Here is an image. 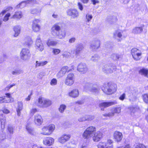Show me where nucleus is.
<instances>
[{"label":"nucleus","mask_w":148,"mask_h":148,"mask_svg":"<svg viewBox=\"0 0 148 148\" xmlns=\"http://www.w3.org/2000/svg\"><path fill=\"white\" fill-rule=\"evenodd\" d=\"M96 128L93 126L87 127L82 134L83 137L85 139H89L92 137L93 141L97 142L100 141L103 137V134L100 131L95 132Z\"/></svg>","instance_id":"nucleus-1"},{"label":"nucleus","mask_w":148,"mask_h":148,"mask_svg":"<svg viewBox=\"0 0 148 148\" xmlns=\"http://www.w3.org/2000/svg\"><path fill=\"white\" fill-rule=\"evenodd\" d=\"M60 26L55 24L51 28V33L53 36L57 37L58 38L62 39L65 37L66 32L65 30L60 31Z\"/></svg>","instance_id":"nucleus-2"},{"label":"nucleus","mask_w":148,"mask_h":148,"mask_svg":"<svg viewBox=\"0 0 148 148\" xmlns=\"http://www.w3.org/2000/svg\"><path fill=\"white\" fill-rule=\"evenodd\" d=\"M51 103V100L41 97L38 98L36 103V105L40 108H47Z\"/></svg>","instance_id":"nucleus-3"},{"label":"nucleus","mask_w":148,"mask_h":148,"mask_svg":"<svg viewBox=\"0 0 148 148\" xmlns=\"http://www.w3.org/2000/svg\"><path fill=\"white\" fill-rule=\"evenodd\" d=\"M10 112V111L5 108L3 110H0V121L1 127L2 129L5 128L6 122L5 117L3 113L7 114L9 113Z\"/></svg>","instance_id":"nucleus-4"},{"label":"nucleus","mask_w":148,"mask_h":148,"mask_svg":"<svg viewBox=\"0 0 148 148\" xmlns=\"http://www.w3.org/2000/svg\"><path fill=\"white\" fill-rule=\"evenodd\" d=\"M107 88H104V89L102 88V90L106 93L110 94L116 91L117 86L116 84L109 83L107 84Z\"/></svg>","instance_id":"nucleus-5"},{"label":"nucleus","mask_w":148,"mask_h":148,"mask_svg":"<svg viewBox=\"0 0 148 148\" xmlns=\"http://www.w3.org/2000/svg\"><path fill=\"white\" fill-rule=\"evenodd\" d=\"M116 69V66H113L112 64H105L102 67V71L104 73L107 74L112 73L113 71H115Z\"/></svg>","instance_id":"nucleus-6"},{"label":"nucleus","mask_w":148,"mask_h":148,"mask_svg":"<svg viewBox=\"0 0 148 148\" xmlns=\"http://www.w3.org/2000/svg\"><path fill=\"white\" fill-rule=\"evenodd\" d=\"M31 54L29 50L26 48H23L20 53L21 59L24 60H27L30 58Z\"/></svg>","instance_id":"nucleus-7"},{"label":"nucleus","mask_w":148,"mask_h":148,"mask_svg":"<svg viewBox=\"0 0 148 148\" xmlns=\"http://www.w3.org/2000/svg\"><path fill=\"white\" fill-rule=\"evenodd\" d=\"M93 85H94L92 83L90 82H86L84 86V90L86 92L90 90L93 93H97L99 91V90L97 88L95 87H91Z\"/></svg>","instance_id":"nucleus-8"},{"label":"nucleus","mask_w":148,"mask_h":148,"mask_svg":"<svg viewBox=\"0 0 148 148\" xmlns=\"http://www.w3.org/2000/svg\"><path fill=\"white\" fill-rule=\"evenodd\" d=\"M39 3L36 0H28L25 1L21 2L19 4L17 5L16 7V8H22L25 7L27 5L29 4L31 5H33L35 4H38Z\"/></svg>","instance_id":"nucleus-9"},{"label":"nucleus","mask_w":148,"mask_h":148,"mask_svg":"<svg viewBox=\"0 0 148 148\" xmlns=\"http://www.w3.org/2000/svg\"><path fill=\"white\" fill-rule=\"evenodd\" d=\"M131 53L134 59L136 60H140L142 54L141 52L136 48H134L131 50Z\"/></svg>","instance_id":"nucleus-10"},{"label":"nucleus","mask_w":148,"mask_h":148,"mask_svg":"<svg viewBox=\"0 0 148 148\" xmlns=\"http://www.w3.org/2000/svg\"><path fill=\"white\" fill-rule=\"evenodd\" d=\"M75 76L74 74L70 73L68 74L65 82V84L67 86H71L74 83Z\"/></svg>","instance_id":"nucleus-11"},{"label":"nucleus","mask_w":148,"mask_h":148,"mask_svg":"<svg viewBox=\"0 0 148 148\" xmlns=\"http://www.w3.org/2000/svg\"><path fill=\"white\" fill-rule=\"evenodd\" d=\"M40 22L39 19H35L32 22V28L33 31L34 32H37L39 31L40 29V26L38 24Z\"/></svg>","instance_id":"nucleus-12"},{"label":"nucleus","mask_w":148,"mask_h":148,"mask_svg":"<svg viewBox=\"0 0 148 148\" xmlns=\"http://www.w3.org/2000/svg\"><path fill=\"white\" fill-rule=\"evenodd\" d=\"M88 70V68L86 64L84 63H79L77 67V71L82 74L86 73Z\"/></svg>","instance_id":"nucleus-13"},{"label":"nucleus","mask_w":148,"mask_h":148,"mask_svg":"<svg viewBox=\"0 0 148 148\" xmlns=\"http://www.w3.org/2000/svg\"><path fill=\"white\" fill-rule=\"evenodd\" d=\"M117 102L116 100H114L112 101L103 102L99 104V106L101 110H103L104 108L116 104Z\"/></svg>","instance_id":"nucleus-14"},{"label":"nucleus","mask_w":148,"mask_h":148,"mask_svg":"<svg viewBox=\"0 0 148 148\" xmlns=\"http://www.w3.org/2000/svg\"><path fill=\"white\" fill-rule=\"evenodd\" d=\"M121 108L120 107H115L112 109L111 113L103 114L104 116L110 117L113 116L115 113H119L121 112Z\"/></svg>","instance_id":"nucleus-15"},{"label":"nucleus","mask_w":148,"mask_h":148,"mask_svg":"<svg viewBox=\"0 0 148 148\" xmlns=\"http://www.w3.org/2000/svg\"><path fill=\"white\" fill-rule=\"evenodd\" d=\"M36 48L40 51H42L43 50L44 47L43 44L41 42L40 35H38L37 36L36 40Z\"/></svg>","instance_id":"nucleus-16"},{"label":"nucleus","mask_w":148,"mask_h":148,"mask_svg":"<svg viewBox=\"0 0 148 148\" xmlns=\"http://www.w3.org/2000/svg\"><path fill=\"white\" fill-rule=\"evenodd\" d=\"M100 42V40L98 39L93 41L90 45V49L92 50H96L99 47Z\"/></svg>","instance_id":"nucleus-17"},{"label":"nucleus","mask_w":148,"mask_h":148,"mask_svg":"<svg viewBox=\"0 0 148 148\" xmlns=\"http://www.w3.org/2000/svg\"><path fill=\"white\" fill-rule=\"evenodd\" d=\"M67 13L68 15L73 18H77L79 16L78 12L75 9H69L67 11Z\"/></svg>","instance_id":"nucleus-18"},{"label":"nucleus","mask_w":148,"mask_h":148,"mask_svg":"<svg viewBox=\"0 0 148 148\" xmlns=\"http://www.w3.org/2000/svg\"><path fill=\"white\" fill-rule=\"evenodd\" d=\"M71 136L69 134H63L59 138V142L62 144L67 141L70 138Z\"/></svg>","instance_id":"nucleus-19"},{"label":"nucleus","mask_w":148,"mask_h":148,"mask_svg":"<svg viewBox=\"0 0 148 148\" xmlns=\"http://www.w3.org/2000/svg\"><path fill=\"white\" fill-rule=\"evenodd\" d=\"M113 137L115 140L118 142L121 140L123 138V135L121 133L116 131L114 133Z\"/></svg>","instance_id":"nucleus-20"},{"label":"nucleus","mask_w":148,"mask_h":148,"mask_svg":"<svg viewBox=\"0 0 148 148\" xmlns=\"http://www.w3.org/2000/svg\"><path fill=\"white\" fill-rule=\"evenodd\" d=\"M54 142V139L50 137L45 138L43 140L44 144L48 146L52 145L53 143Z\"/></svg>","instance_id":"nucleus-21"},{"label":"nucleus","mask_w":148,"mask_h":148,"mask_svg":"<svg viewBox=\"0 0 148 148\" xmlns=\"http://www.w3.org/2000/svg\"><path fill=\"white\" fill-rule=\"evenodd\" d=\"M84 47L82 43H80L77 45L75 49V55L76 56L79 55L80 52L84 48Z\"/></svg>","instance_id":"nucleus-22"},{"label":"nucleus","mask_w":148,"mask_h":148,"mask_svg":"<svg viewBox=\"0 0 148 148\" xmlns=\"http://www.w3.org/2000/svg\"><path fill=\"white\" fill-rule=\"evenodd\" d=\"M34 121L35 124L37 125H41L42 122V119L41 116L38 114L35 115L34 117Z\"/></svg>","instance_id":"nucleus-23"},{"label":"nucleus","mask_w":148,"mask_h":148,"mask_svg":"<svg viewBox=\"0 0 148 148\" xmlns=\"http://www.w3.org/2000/svg\"><path fill=\"white\" fill-rule=\"evenodd\" d=\"M17 105L16 111L18 116H19L21 115V111L23 109V103L21 101H18L17 103Z\"/></svg>","instance_id":"nucleus-24"},{"label":"nucleus","mask_w":148,"mask_h":148,"mask_svg":"<svg viewBox=\"0 0 148 148\" xmlns=\"http://www.w3.org/2000/svg\"><path fill=\"white\" fill-rule=\"evenodd\" d=\"M12 93H7L5 94V97L8 98L9 99H5L4 102L5 103H12L14 101V99L13 97H12Z\"/></svg>","instance_id":"nucleus-25"},{"label":"nucleus","mask_w":148,"mask_h":148,"mask_svg":"<svg viewBox=\"0 0 148 148\" xmlns=\"http://www.w3.org/2000/svg\"><path fill=\"white\" fill-rule=\"evenodd\" d=\"M68 95L70 97L74 98H76L79 95L78 90L77 89H74L69 92Z\"/></svg>","instance_id":"nucleus-26"},{"label":"nucleus","mask_w":148,"mask_h":148,"mask_svg":"<svg viewBox=\"0 0 148 148\" xmlns=\"http://www.w3.org/2000/svg\"><path fill=\"white\" fill-rule=\"evenodd\" d=\"M114 34V36H116L119 38H121L122 37L125 38L127 36L126 34H124L123 32L121 30L116 31Z\"/></svg>","instance_id":"nucleus-27"},{"label":"nucleus","mask_w":148,"mask_h":148,"mask_svg":"<svg viewBox=\"0 0 148 148\" xmlns=\"http://www.w3.org/2000/svg\"><path fill=\"white\" fill-rule=\"evenodd\" d=\"M144 26L143 25H142L139 27H136L132 29V32L134 34H140L142 32Z\"/></svg>","instance_id":"nucleus-28"},{"label":"nucleus","mask_w":148,"mask_h":148,"mask_svg":"<svg viewBox=\"0 0 148 148\" xmlns=\"http://www.w3.org/2000/svg\"><path fill=\"white\" fill-rule=\"evenodd\" d=\"M25 43L24 45L27 47H30L33 43V40L29 36L26 37L25 39Z\"/></svg>","instance_id":"nucleus-29"},{"label":"nucleus","mask_w":148,"mask_h":148,"mask_svg":"<svg viewBox=\"0 0 148 148\" xmlns=\"http://www.w3.org/2000/svg\"><path fill=\"white\" fill-rule=\"evenodd\" d=\"M139 73L141 75L148 77V69L143 68L139 71Z\"/></svg>","instance_id":"nucleus-30"},{"label":"nucleus","mask_w":148,"mask_h":148,"mask_svg":"<svg viewBox=\"0 0 148 148\" xmlns=\"http://www.w3.org/2000/svg\"><path fill=\"white\" fill-rule=\"evenodd\" d=\"M13 30L14 32V36L16 37L18 36L20 32L21 28L19 26L16 25L13 28Z\"/></svg>","instance_id":"nucleus-31"},{"label":"nucleus","mask_w":148,"mask_h":148,"mask_svg":"<svg viewBox=\"0 0 148 148\" xmlns=\"http://www.w3.org/2000/svg\"><path fill=\"white\" fill-rule=\"evenodd\" d=\"M23 16L22 12L18 11L16 12L11 18H12L20 19Z\"/></svg>","instance_id":"nucleus-32"},{"label":"nucleus","mask_w":148,"mask_h":148,"mask_svg":"<svg viewBox=\"0 0 148 148\" xmlns=\"http://www.w3.org/2000/svg\"><path fill=\"white\" fill-rule=\"evenodd\" d=\"M58 43L57 41L53 40L50 39H48L46 42L47 45L49 47L56 46Z\"/></svg>","instance_id":"nucleus-33"},{"label":"nucleus","mask_w":148,"mask_h":148,"mask_svg":"<svg viewBox=\"0 0 148 148\" xmlns=\"http://www.w3.org/2000/svg\"><path fill=\"white\" fill-rule=\"evenodd\" d=\"M7 130L9 136L8 138L10 139L11 138V136L13 134L14 132V128L12 126L9 125L8 126Z\"/></svg>","instance_id":"nucleus-34"},{"label":"nucleus","mask_w":148,"mask_h":148,"mask_svg":"<svg viewBox=\"0 0 148 148\" xmlns=\"http://www.w3.org/2000/svg\"><path fill=\"white\" fill-rule=\"evenodd\" d=\"M48 62L47 61L41 62L36 61V63L35 67L36 68H38L39 66H43L46 64Z\"/></svg>","instance_id":"nucleus-35"},{"label":"nucleus","mask_w":148,"mask_h":148,"mask_svg":"<svg viewBox=\"0 0 148 148\" xmlns=\"http://www.w3.org/2000/svg\"><path fill=\"white\" fill-rule=\"evenodd\" d=\"M106 143V148H113V145L112 141L110 139H108Z\"/></svg>","instance_id":"nucleus-36"},{"label":"nucleus","mask_w":148,"mask_h":148,"mask_svg":"<svg viewBox=\"0 0 148 148\" xmlns=\"http://www.w3.org/2000/svg\"><path fill=\"white\" fill-rule=\"evenodd\" d=\"M130 110L131 114L132 113H134L136 112L139 111V108L138 106H131L130 108Z\"/></svg>","instance_id":"nucleus-37"},{"label":"nucleus","mask_w":148,"mask_h":148,"mask_svg":"<svg viewBox=\"0 0 148 148\" xmlns=\"http://www.w3.org/2000/svg\"><path fill=\"white\" fill-rule=\"evenodd\" d=\"M12 9V8L11 6H9L7 7L5 9L3 10L0 14V16L2 17L7 12L11 10Z\"/></svg>","instance_id":"nucleus-38"},{"label":"nucleus","mask_w":148,"mask_h":148,"mask_svg":"<svg viewBox=\"0 0 148 148\" xmlns=\"http://www.w3.org/2000/svg\"><path fill=\"white\" fill-rule=\"evenodd\" d=\"M42 134L44 135H49L50 134V133L49 132L47 127H44L42 129Z\"/></svg>","instance_id":"nucleus-39"},{"label":"nucleus","mask_w":148,"mask_h":148,"mask_svg":"<svg viewBox=\"0 0 148 148\" xmlns=\"http://www.w3.org/2000/svg\"><path fill=\"white\" fill-rule=\"evenodd\" d=\"M2 132L0 134V143L3 140L6 138L5 134L4 132H3V130L4 129H2Z\"/></svg>","instance_id":"nucleus-40"},{"label":"nucleus","mask_w":148,"mask_h":148,"mask_svg":"<svg viewBox=\"0 0 148 148\" xmlns=\"http://www.w3.org/2000/svg\"><path fill=\"white\" fill-rule=\"evenodd\" d=\"M92 16L91 14H87L86 16L85 21L87 22H89L90 21L92 18Z\"/></svg>","instance_id":"nucleus-41"},{"label":"nucleus","mask_w":148,"mask_h":148,"mask_svg":"<svg viewBox=\"0 0 148 148\" xmlns=\"http://www.w3.org/2000/svg\"><path fill=\"white\" fill-rule=\"evenodd\" d=\"M100 58V57L97 54L94 55L92 56L91 60L94 62H96Z\"/></svg>","instance_id":"nucleus-42"},{"label":"nucleus","mask_w":148,"mask_h":148,"mask_svg":"<svg viewBox=\"0 0 148 148\" xmlns=\"http://www.w3.org/2000/svg\"><path fill=\"white\" fill-rule=\"evenodd\" d=\"M41 11V10L40 9H34L31 10V12L33 14H39L40 13Z\"/></svg>","instance_id":"nucleus-43"},{"label":"nucleus","mask_w":148,"mask_h":148,"mask_svg":"<svg viewBox=\"0 0 148 148\" xmlns=\"http://www.w3.org/2000/svg\"><path fill=\"white\" fill-rule=\"evenodd\" d=\"M66 106L64 104H62L60 105L59 108V110L61 113H63L66 108Z\"/></svg>","instance_id":"nucleus-44"},{"label":"nucleus","mask_w":148,"mask_h":148,"mask_svg":"<svg viewBox=\"0 0 148 148\" xmlns=\"http://www.w3.org/2000/svg\"><path fill=\"white\" fill-rule=\"evenodd\" d=\"M97 147L98 148H106V143L105 142H100L99 143Z\"/></svg>","instance_id":"nucleus-45"},{"label":"nucleus","mask_w":148,"mask_h":148,"mask_svg":"<svg viewBox=\"0 0 148 148\" xmlns=\"http://www.w3.org/2000/svg\"><path fill=\"white\" fill-rule=\"evenodd\" d=\"M120 57V56L116 53H113L111 56V58L114 60H118Z\"/></svg>","instance_id":"nucleus-46"},{"label":"nucleus","mask_w":148,"mask_h":148,"mask_svg":"<svg viewBox=\"0 0 148 148\" xmlns=\"http://www.w3.org/2000/svg\"><path fill=\"white\" fill-rule=\"evenodd\" d=\"M47 127L48 128L49 132L51 134L54 130L55 126L53 124H51L49 125V126Z\"/></svg>","instance_id":"nucleus-47"},{"label":"nucleus","mask_w":148,"mask_h":148,"mask_svg":"<svg viewBox=\"0 0 148 148\" xmlns=\"http://www.w3.org/2000/svg\"><path fill=\"white\" fill-rule=\"evenodd\" d=\"M23 73L22 70L20 69H16L12 72L13 75H16L21 74Z\"/></svg>","instance_id":"nucleus-48"},{"label":"nucleus","mask_w":148,"mask_h":148,"mask_svg":"<svg viewBox=\"0 0 148 148\" xmlns=\"http://www.w3.org/2000/svg\"><path fill=\"white\" fill-rule=\"evenodd\" d=\"M143 99L145 102L148 103V94H145L142 96Z\"/></svg>","instance_id":"nucleus-49"},{"label":"nucleus","mask_w":148,"mask_h":148,"mask_svg":"<svg viewBox=\"0 0 148 148\" xmlns=\"http://www.w3.org/2000/svg\"><path fill=\"white\" fill-rule=\"evenodd\" d=\"M30 124L27 123L26 126V129L28 132L30 134H32L33 132L32 130L29 126Z\"/></svg>","instance_id":"nucleus-50"},{"label":"nucleus","mask_w":148,"mask_h":148,"mask_svg":"<svg viewBox=\"0 0 148 148\" xmlns=\"http://www.w3.org/2000/svg\"><path fill=\"white\" fill-rule=\"evenodd\" d=\"M86 121H90L93 120L94 119V116L90 115H86Z\"/></svg>","instance_id":"nucleus-51"},{"label":"nucleus","mask_w":148,"mask_h":148,"mask_svg":"<svg viewBox=\"0 0 148 148\" xmlns=\"http://www.w3.org/2000/svg\"><path fill=\"white\" fill-rule=\"evenodd\" d=\"M52 52L55 55H57L60 52V50L58 49H55L53 48Z\"/></svg>","instance_id":"nucleus-52"},{"label":"nucleus","mask_w":148,"mask_h":148,"mask_svg":"<svg viewBox=\"0 0 148 148\" xmlns=\"http://www.w3.org/2000/svg\"><path fill=\"white\" fill-rule=\"evenodd\" d=\"M57 81L56 79L53 78L51 81L50 84L51 85L53 86L56 85Z\"/></svg>","instance_id":"nucleus-53"},{"label":"nucleus","mask_w":148,"mask_h":148,"mask_svg":"<svg viewBox=\"0 0 148 148\" xmlns=\"http://www.w3.org/2000/svg\"><path fill=\"white\" fill-rule=\"evenodd\" d=\"M65 73L60 70L58 73L57 75V77L58 78H60L63 76L65 75Z\"/></svg>","instance_id":"nucleus-54"},{"label":"nucleus","mask_w":148,"mask_h":148,"mask_svg":"<svg viewBox=\"0 0 148 148\" xmlns=\"http://www.w3.org/2000/svg\"><path fill=\"white\" fill-rule=\"evenodd\" d=\"M16 84L15 83H13L12 84H9L5 88V90H8L11 88L13 86H15Z\"/></svg>","instance_id":"nucleus-55"},{"label":"nucleus","mask_w":148,"mask_h":148,"mask_svg":"<svg viewBox=\"0 0 148 148\" xmlns=\"http://www.w3.org/2000/svg\"><path fill=\"white\" fill-rule=\"evenodd\" d=\"M16 84L15 83H13L12 84H9L5 88V90H8L11 88L13 86H15Z\"/></svg>","instance_id":"nucleus-56"},{"label":"nucleus","mask_w":148,"mask_h":148,"mask_svg":"<svg viewBox=\"0 0 148 148\" xmlns=\"http://www.w3.org/2000/svg\"><path fill=\"white\" fill-rule=\"evenodd\" d=\"M69 70V67L67 66H64L62 67L61 70L65 74L66 71L68 72Z\"/></svg>","instance_id":"nucleus-57"},{"label":"nucleus","mask_w":148,"mask_h":148,"mask_svg":"<svg viewBox=\"0 0 148 148\" xmlns=\"http://www.w3.org/2000/svg\"><path fill=\"white\" fill-rule=\"evenodd\" d=\"M10 16V13L7 14L4 17L3 19V21H6L9 19V17Z\"/></svg>","instance_id":"nucleus-58"},{"label":"nucleus","mask_w":148,"mask_h":148,"mask_svg":"<svg viewBox=\"0 0 148 148\" xmlns=\"http://www.w3.org/2000/svg\"><path fill=\"white\" fill-rule=\"evenodd\" d=\"M135 148H145L144 145L140 144H137Z\"/></svg>","instance_id":"nucleus-59"},{"label":"nucleus","mask_w":148,"mask_h":148,"mask_svg":"<svg viewBox=\"0 0 148 148\" xmlns=\"http://www.w3.org/2000/svg\"><path fill=\"white\" fill-rule=\"evenodd\" d=\"M76 40L75 37H72L69 39V42L70 43H74Z\"/></svg>","instance_id":"nucleus-60"},{"label":"nucleus","mask_w":148,"mask_h":148,"mask_svg":"<svg viewBox=\"0 0 148 148\" xmlns=\"http://www.w3.org/2000/svg\"><path fill=\"white\" fill-rule=\"evenodd\" d=\"M69 53L67 51H65L62 54V56L64 57H68L69 56Z\"/></svg>","instance_id":"nucleus-61"},{"label":"nucleus","mask_w":148,"mask_h":148,"mask_svg":"<svg viewBox=\"0 0 148 148\" xmlns=\"http://www.w3.org/2000/svg\"><path fill=\"white\" fill-rule=\"evenodd\" d=\"M125 97V93H123L119 97V99L121 100H123Z\"/></svg>","instance_id":"nucleus-62"},{"label":"nucleus","mask_w":148,"mask_h":148,"mask_svg":"<svg viewBox=\"0 0 148 148\" xmlns=\"http://www.w3.org/2000/svg\"><path fill=\"white\" fill-rule=\"evenodd\" d=\"M78 5L79 9L81 11H82L83 10V6L82 4L80 3H78Z\"/></svg>","instance_id":"nucleus-63"},{"label":"nucleus","mask_w":148,"mask_h":148,"mask_svg":"<svg viewBox=\"0 0 148 148\" xmlns=\"http://www.w3.org/2000/svg\"><path fill=\"white\" fill-rule=\"evenodd\" d=\"M118 148H130V147L129 145H127L119 147Z\"/></svg>","instance_id":"nucleus-64"}]
</instances>
